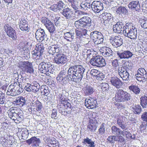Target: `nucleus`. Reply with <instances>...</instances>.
Segmentation results:
<instances>
[{"label": "nucleus", "instance_id": "nucleus-17", "mask_svg": "<svg viewBox=\"0 0 147 147\" xmlns=\"http://www.w3.org/2000/svg\"><path fill=\"white\" fill-rule=\"evenodd\" d=\"M96 102V100L92 98L90 99L86 98L85 100V106L89 109H92L95 108Z\"/></svg>", "mask_w": 147, "mask_h": 147}, {"label": "nucleus", "instance_id": "nucleus-63", "mask_svg": "<svg viewBox=\"0 0 147 147\" xmlns=\"http://www.w3.org/2000/svg\"><path fill=\"white\" fill-rule=\"evenodd\" d=\"M58 6L57 4H54L51 7V10L55 11H57L58 10Z\"/></svg>", "mask_w": 147, "mask_h": 147}, {"label": "nucleus", "instance_id": "nucleus-43", "mask_svg": "<svg viewBox=\"0 0 147 147\" xmlns=\"http://www.w3.org/2000/svg\"><path fill=\"white\" fill-rule=\"evenodd\" d=\"M111 129L112 133L115 134L120 135L121 133V130L119 128L115 126H113L111 127Z\"/></svg>", "mask_w": 147, "mask_h": 147}, {"label": "nucleus", "instance_id": "nucleus-25", "mask_svg": "<svg viewBox=\"0 0 147 147\" xmlns=\"http://www.w3.org/2000/svg\"><path fill=\"white\" fill-rule=\"evenodd\" d=\"M128 7L136 11H138L140 9V6L138 1H133L130 2L128 4Z\"/></svg>", "mask_w": 147, "mask_h": 147}, {"label": "nucleus", "instance_id": "nucleus-33", "mask_svg": "<svg viewBox=\"0 0 147 147\" xmlns=\"http://www.w3.org/2000/svg\"><path fill=\"white\" fill-rule=\"evenodd\" d=\"M131 110L133 112L136 114H140L142 111L141 107L139 105H132Z\"/></svg>", "mask_w": 147, "mask_h": 147}, {"label": "nucleus", "instance_id": "nucleus-60", "mask_svg": "<svg viewBox=\"0 0 147 147\" xmlns=\"http://www.w3.org/2000/svg\"><path fill=\"white\" fill-rule=\"evenodd\" d=\"M9 110H10L11 111H13V112H14V113H16V114L19 115V116H20V114H19V112L20 111H21V110L20 109L18 108L17 109H10Z\"/></svg>", "mask_w": 147, "mask_h": 147}, {"label": "nucleus", "instance_id": "nucleus-56", "mask_svg": "<svg viewBox=\"0 0 147 147\" xmlns=\"http://www.w3.org/2000/svg\"><path fill=\"white\" fill-rule=\"evenodd\" d=\"M105 131V129L104 126V124L102 123L100 126V127L99 129V132L102 135L104 134Z\"/></svg>", "mask_w": 147, "mask_h": 147}, {"label": "nucleus", "instance_id": "nucleus-58", "mask_svg": "<svg viewBox=\"0 0 147 147\" xmlns=\"http://www.w3.org/2000/svg\"><path fill=\"white\" fill-rule=\"evenodd\" d=\"M19 26L24 25L28 24L27 21L25 19H20L19 22Z\"/></svg>", "mask_w": 147, "mask_h": 147}, {"label": "nucleus", "instance_id": "nucleus-11", "mask_svg": "<svg viewBox=\"0 0 147 147\" xmlns=\"http://www.w3.org/2000/svg\"><path fill=\"white\" fill-rule=\"evenodd\" d=\"M118 72L119 74L123 80H129V74L124 67H119L118 69Z\"/></svg>", "mask_w": 147, "mask_h": 147}, {"label": "nucleus", "instance_id": "nucleus-37", "mask_svg": "<svg viewBox=\"0 0 147 147\" xmlns=\"http://www.w3.org/2000/svg\"><path fill=\"white\" fill-rule=\"evenodd\" d=\"M94 120H90L88 125V128L92 132L94 131L96 129V126L94 123Z\"/></svg>", "mask_w": 147, "mask_h": 147}, {"label": "nucleus", "instance_id": "nucleus-10", "mask_svg": "<svg viewBox=\"0 0 147 147\" xmlns=\"http://www.w3.org/2000/svg\"><path fill=\"white\" fill-rule=\"evenodd\" d=\"M36 38L39 42H40L45 39L47 37L45 30L42 29H38L35 33Z\"/></svg>", "mask_w": 147, "mask_h": 147}, {"label": "nucleus", "instance_id": "nucleus-3", "mask_svg": "<svg viewBox=\"0 0 147 147\" xmlns=\"http://www.w3.org/2000/svg\"><path fill=\"white\" fill-rule=\"evenodd\" d=\"M90 37L95 45L100 44L103 42V36L100 32L97 31L92 32L90 34Z\"/></svg>", "mask_w": 147, "mask_h": 147}, {"label": "nucleus", "instance_id": "nucleus-24", "mask_svg": "<svg viewBox=\"0 0 147 147\" xmlns=\"http://www.w3.org/2000/svg\"><path fill=\"white\" fill-rule=\"evenodd\" d=\"M75 30L77 37L78 38H82L84 36H86L87 35V30L86 29H76Z\"/></svg>", "mask_w": 147, "mask_h": 147}, {"label": "nucleus", "instance_id": "nucleus-53", "mask_svg": "<svg viewBox=\"0 0 147 147\" xmlns=\"http://www.w3.org/2000/svg\"><path fill=\"white\" fill-rule=\"evenodd\" d=\"M20 29L22 31H27V32H28L29 27L28 26V24H24V25H21L19 26Z\"/></svg>", "mask_w": 147, "mask_h": 147}, {"label": "nucleus", "instance_id": "nucleus-49", "mask_svg": "<svg viewBox=\"0 0 147 147\" xmlns=\"http://www.w3.org/2000/svg\"><path fill=\"white\" fill-rule=\"evenodd\" d=\"M46 63L44 61L41 62L38 66H39V69L41 71L42 73H44L45 71V70H44L45 67V66H47L46 65Z\"/></svg>", "mask_w": 147, "mask_h": 147}, {"label": "nucleus", "instance_id": "nucleus-48", "mask_svg": "<svg viewBox=\"0 0 147 147\" xmlns=\"http://www.w3.org/2000/svg\"><path fill=\"white\" fill-rule=\"evenodd\" d=\"M137 74H140L142 76H143V77L144 78H147V73L146 71L143 68H140L137 70Z\"/></svg>", "mask_w": 147, "mask_h": 147}, {"label": "nucleus", "instance_id": "nucleus-4", "mask_svg": "<svg viewBox=\"0 0 147 147\" xmlns=\"http://www.w3.org/2000/svg\"><path fill=\"white\" fill-rule=\"evenodd\" d=\"M90 63L93 66L99 67H102L106 65L105 59L102 57L99 56L93 57L90 59Z\"/></svg>", "mask_w": 147, "mask_h": 147}, {"label": "nucleus", "instance_id": "nucleus-8", "mask_svg": "<svg viewBox=\"0 0 147 147\" xmlns=\"http://www.w3.org/2000/svg\"><path fill=\"white\" fill-rule=\"evenodd\" d=\"M19 65L20 68L22 69L23 71L30 74L32 73L33 72V69L32 64L28 61L20 62Z\"/></svg>", "mask_w": 147, "mask_h": 147}, {"label": "nucleus", "instance_id": "nucleus-15", "mask_svg": "<svg viewBox=\"0 0 147 147\" xmlns=\"http://www.w3.org/2000/svg\"><path fill=\"white\" fill-rule=\"evenodd\" d=\"M117 55L120 59H128L133 55L131 52L128 50L117 51Z\"/></svg>", "mask_w": 147, "mask_h": 147}, {"label": "nucleus", "instance_id": "nucleus-55", "mask_svg": "<svg viewBox=\"0 0 147 147\" xmlns=\"http://www.w3.org/2000/svg\"><path fill=\"white\" fill-rule=\"evenodd\" d=\"M111 63L113 67L115 69L119 66V63L118 60L117 59L113 60L111 62Z\"/></svg>", "mask_w": 147, "mask_h": 147}, {"label": "nucleus", "instance_id": "nucleus-54", "mask_svg": "<svg viewBox=\"0 0 147 147\" xmlns=\"http://www.w3.org/2000/svg\"><path fill=\"white\" fill-rule=\"evenodd\" d=\"M36 49H35L38 50L42 52L43 53L45 47L44 45L42 44H40V45H37V46H36Z\"/></svg>", "mask_w": 147, "mask_h": 147}, {"label": "nucleus", "instance_id": "nucleus-38", "mask_svg": "<svg viewBox=\"0 0 147 147\" xmlns=\"http://www.w3.org/2000/svg\"><path fill=\"white\" fill-rule=\"evenodd\" d=\"M46 63V66H45L44 70H45V71L44 73L47 75L48 76L50 75V73H51V70L52 69V66L51 64L49 63Z\"/></svg>", "mask_w": 147, "mask_h": 147}, {"label": "nucleus", "instance_id": "nucleus-7", "mask_svg": "<svg viewBox=\"0 0 147 147\" xmlns=\"http://www.w3.org/2000/svg\"><path fill=\"white\" fill-rule=\"evenodd\" d=\"M41 22L51 33H53L55 30V28L52 22L46 17H43L41 19Z\"/></svg>", "mask_w": 147, "mask_h": 147}, {"label": "nucleus", "instance_id": "nucleus-23", "mask_svg": "<svg viewBox=\"0 0 147 147\" xmlns=\"http://www.w3.org/2000/svg\"><path fill=\"white\" fill-rule=\"evenodd\" d=\"M59 46L55 45L49 47L48 48L47 51L50 55H53L55 53H58L59 51Z\"/></svg>", "mask_w": 147, "mask_h": 147}, {"label": "nucleus", "instance_id": "nucleus-35", "mask_svg": "<svg viewBox=\"0 0 147 147\" xmlns=\"http://www.w3.org/2000/svg\"><path fill=\"white\" fill-rule=\"evenodd\" d=\"M74 24L76 29H84V28L86 27L80 19L76 21Z\"/></svg>", "mask_w": 147, "mask_h": 147}, {"label": "nucleus", "instance_id": "nucleus-32", "mask_svg": "<svg viewBox=\"0 0 147 147\" xmlns=\"http://www.w3.org/2000/svg\"><path fill=\"white\" fill-rule=\"evenodd\" d=\"M32 106L33 107H36V110L38 112H40L42 108V106L41 103L38 100L35 101H33L32 103Z\"/></svg>", "mask_w": 147, "mask_h": 147}, {"label": "nucleus", "instance_id": "nucleus-64", "mask_svg": "<svg viewBox=\"0 0 147 147\" xmlns=\"http://www.w3.org/2000/svg\"><path fill=\"white\" fill-rule=\"evenodd\" d=\"M98 73V71L97 70L95 69L92 70L90 72L91 74L94 76H96Z\"/></svg>", "mask_w": 147, "mask_h": 147}, {"label": "nucleus", "instance_id": "nucleus-28", "mask_svg": "<svg viewBox=\"0 0 147 147\" xmlns=\"http://www.w3.org/2000/svg\"><path fill=\"white\" fill-rule=\"evenodd\" d=\"M125 92L121 89L117 90L115 94V98L116 100L118 102H120Z\"/></svg>", "mask_w": 147, "mask_h": 147}, {"label": "nucleus", "instance_id": "nucleus-39", "mask_svg": "<svg viewBox=\"0 0 147 147\" xmlns=\"http://www.w3.org/2000/svg\"><path fill=\"white\" fill-rule=\"evenodd\" d=\"M13 111H11L9 110L8 111V113L9 117L11 119L13 120H15L17 119L18 117H20V115L19 116V115L16 114V113H14L13 112Z\"/></svg>", "mask_w": 147, "mask_h": 147}, {"label": "nucleus", "instance_id": "nucleus-9", "mask_svg": "<svg viewBox=\"0 0 147 147\" xmlns=\"http://www.w3.org/2000/svg\"><path fill=\"white\" fill-rule=\"evenodd\" d=\"M4 30L7 35L13 40L16 39L17 37L15 31L9 25L7 24L4 26Z\"/></svg>", "mask_w": 147, "mask_h": 147}, {"label": "nucleus", "instance_id": "nucleus-22", "mask_svg": "<svg viewBox=\"0 0 147 147\" xmlns=\"http://www.w3.org/2000/svg\"><path fill=\"white\" fill-rule=\"evenodd\" d=\"M125 26L124 25L123 23L122 22H117V23L113 25V30L115 32L119 33L121 31L124 30Z\"/></svg>", "mask_w": 147, "mask_h": 147}, {"label": "nucleus", "instance_id": "nucleus-29", "mask_svg": "<svg viewBox=\"0 0 147 147\" xmlns=\"http://www.w3.org/2000/svg\"><path fill=\"white\" fill-rule=\"evenodd\" d=\"M129 89L132 93L136 94L138 95L140 92V88L138 85H131L129 87Z\"/></svg>", "mask_w": 147, "mask_h": 147}, {"label": "nucleus", "instance_id": "nucleus-31", "mask_svg": "<svg viewBox=\"0 0 147 147\" xmlns=\"http://www.w3.org/2000/svg\"><path fill=\"white\" fill-rule=\"evenodd\" d=\"M83 90L86 95H91L94 92L93 88L92 87L88 85L84 87L83 88Z\"/></svg>", "mask_w": 147, "mask_h": 147}, {"label": "nucleus", "instance_id": "nucleus-12", "mask_svg": "<svg viewBox=\"0 0 147 147\" xmlns=\"http://www.w3.org/2000/svg\"><path fill=\"white\" fill-rule=\"evenodd\" d=\"M103 4L99 1H94L92 3V9L95 13L100 12L103 10Z\"/></svg>", "mask_w": 147, "mask_h": 147}, {"label": "nucleus", "instance_id": "nucleus-13", "mask_svg": "<svg viewBox=\"0 0 147 147\" xmlns=\"http://www.w3.org/2000/svg\"><path fill=\"white\" fill-rule=\"evenodd\" d=\"M100 51L102 55L105 57H111L113 55V51L111 48L106 47H102L100 49Z\"/></svg>", "mask_w": 147, "mask_h": 147}, {"label": "nucleus", "instance_id": "nucleus-61", "mask_svg": "<svg viewBox=\"0 0 147 147\" xmlns=\"http://www.w3.org/2000/svg\"><path fill=\"white\" fill-rule=\"evenodd\" d=\"M143 121L147 122V112L144 113L141 116Z\"/></svg>", "mask_w": 147, "mask_h": 147}, {"label": "nucleus", "instance_id": "nucleus-52", "mask_svg": "<svg viewBox=\"0 0 147 147\" xmlns=\"http://www.w3.org/2000/svg\"><path fill=\"white\" fill-rule=\"evenodd\" d=\"M136 79L139 81H143L147 78H144V77H143V76H142L141 74H138L136 75Z\"/></svg>", "mask_w": 147, "mask_h": 147}, {"label": "nucleus", "instance_id": "nucleus-40", "mask_svg": "<svg viewBox=\"0 0 147 147\" xmlns=\"http://www.w3.org/2000/svg\"><path fill=\"white\" fill-rule=\"evenodd\" d=\"M140 105L143 108L147 107V97L145 96H142L140 98Z\"/></svg>", "mask_w": 147, "mask_h": 147}, {"label": "nucleus", "instance_id": "nucleus-57", "mask_svg": "<svg viewBox=\"0 0 147 147\" xmlns=\"http://www.w3.org/2000/svg\"><path fill=\"white\" fill-rule=\"evenodd\" d=\"M76 14H77L78 18H81L83 15H86L87 13L84 11H77L76 12Z\"/></svg>", "mask_w": 147, "mask_h": 147}, {"label": "nucleus", "instance_id": "nucleus-5", "mask_svg": "<svg viewBox=\"0 0 147 147\" xmlns=\"http://www.w3.org/2000/svg\"><path fill=\"white\" fill-rule=\"evenodd\" d=\"M57 80L63 85L67 84L68 81H73V79H70L69 75H67L65 71L60 72L57 77Z\"/></svg>", "mask_w": 147, "mask_h": 147}, {"label": "nucleus", "instance_id": "nucleus-45", "mask_svg": "<svg viewBox=\"0 0 147 147\" xmlns=\"http://www.w3.org/2000/svg\"><path fill=\"white\" fill-rule=\"evenodd\" d=\"M14 90H15L16 93L18 94H20V93L22 92H23V90L22 88H21L20 86V84H17V86L15 85V84H15V83L14 84Z\"/></svg>", "mask_w": 147, "mask_h": 147}, {"label": "nucleus", "instance_id": "nucleus-14", "mask_svg": "<svg viewBox=\"0 0 147 147\" xmlns=\"http://www.w3.org/2000/svg\"><path fill=\"white\" fill-rule=\"evenodd\" d=\"M110 42L112 45L115 47L121 46L123 44V39L120 36H116L111 38L110 39Z\"/></svg>", "mask_w": 147, "mask_h": 147}, {"label": "nucleus", "instance_id": "nucleus-6", "mask_svg": "<svg viewBox=\"0 0 147 147\" xmlns=\"http://www.w3.org/2000/svg\"><path fill=\"white\" fill-rule=\"evenodd\" d=\"M53 62L59 65H63L67 62V57L63 53H58L54 56Z\"/></svg>", "mask_w": 147, "mask_h": 147}, {"label": "nucleus", "instance_id": "nucleus-27", "mask_svg": "<svg viewBox=\"0 0 147 147\" xmlns=\"http://www.w3.org/2000/svg\"><path fill=\"white\" fill-rule=\"evenodd\" d=\"M125 92L121 89L117 90L115 94V98L116 100L118 102H120Z\"/></svg>", "mask_w": 147, "mask_h": 147}, {"label": "nucleus", "instance_id": "nucleus-62", "mask_svg": "<svg viewBox=\"0 0 147 147\" xmlns=\"http://www.w3.org/2000/svg\"><path fill=\"white\" fill-rule=\"evenodd\" d=\"M141 26L144 29L147 28V20H143L141 24Z\"/></svg>", "mask_w": 147, "mask_h": 147}, {"label": "nucleus", "instance_id": "nucleus-20", "mask_svg": "<svg viewBox=\"0 0 147 147\" xmlns=\"http://www.w3.org/2000/svg\"><path fill=\"white\" fill-rule=\"evenodd\" d=\"M100 16L103 20V23L105 25H107L109 21H112L113 19V16L109 13H103Z\"/></svg>", "mask_w": 147, "mask_h": 147}, {"label": "nucleus", "instance_id": "nucleus-51", "mask_svg": "<svg viewBox=\"0 0 147 147\" xmlns=\"http://www.w3.org/2000/svg\"><path fill=\"white\" fill-rule=\"evenodd\" d=\"M67 94L66 92L64 91L61 94L59 95L60 100L62 102H67V101L66 100V94Z\"/></svg>", "mask_w": 147, "mask_h": 147}, {"label": "nucleus", "instance_id": "nucleus-21", "mask_svg": "<svg viewBox=\"0 0 147 147\" xmlns=\"http://www.w3.org/2000/svg\"><path fill=\"white\" fill-rule=\"evenodd\" d=\"M110 80L112 85L116 88H119L121 86V81L117 77H111L110 78Z\"/></svg>", "mask_w": 147, "mask_h": 147}, {"label": "nucleus", "instance_id": "nucleus-44", "mask_svg": "<svg viewBox=\"0 0 147 147\" xmlns=\"http://www.w3.org/2000/svg\"><path fill=\"white\" fill-rule=\"evenodd\" d=\"M84 143L85 144H88L89 147H94V143L92 141L91 139L88 138L84 139Z\"/></svg>", "mask_w": 147, "mask_h": 147}, {"label": "nucleus", "instance_id": "nucleus-50", "mask_svg": "<svg viewBox=\"0 0 147 147\" xmlns=\"http://www.w3.org/2000/svg\"><path fill=\"white\" fill-rule=\"evenodd\" d=\"M99 87L100 88L102 91L104 92L108 89L109 85L107 83H102L100 84Z\"/></svg>", "mask_w": 147, "mask_h": 147}, {"label": "nucleus", "instance_id": "nucleus-19", "mask_svg": "<svg viewBox=\"0 0 147 147\" xmlns=\"http://www.w3.org/2000/svg\"><path fill=\"white\" fill-rule=\"evenodd\" d=\"M65 18L68 20L72 19L74 17V14L72 11L69 8L63 9L62 12H61Z\"/></svg>", "mask_w": 147, "mask_h": 147}, {"label": "nucleus", "instance_id": "nucleus-36", "mask_svg": "<svg viewBox=\"0 0 147 147\" xmlns=\"http://www.w3.org/2000/svg\"><path fill=\"white\" fill-rule=\"evenodd\" d=\"M83 23L86 26V25L90 26L91 23V20L90 18L88 16H85L82 18L81 19Z\"/></svg>", "mask_w": 147, "mask_h": 147}, {"label": "nucleus", "instance_id": "nucleus-46", "mask_svg": "<svg viewBox=\"0 0 147 147\" xmlns=\"http://www.w3.org/2000/svg\"><path fill=\"white\" fill-rule=\"evenodd\" d=\"M27 43L25 41L20 42L18 46V48L21 51L24 50L27 48Z\"/></svg>", "mask_w": 147, "mask_h": 147}, {"label": "nucleus", "instance_id": "nucleus-16", "mask_svg": "<svg viewBox=\"0 0 147 147\" xmlns=\"http://www.w3.org/2000/svg\"><path fill=\"white\" fill-rule=\"evenodd\" d=\"M26 142L29 144H31L33 147H37L39 146L40 143V139L35 136L32 137L26 140Z\"/></svg>", "mask_w": 147, "mask_h": 147}, {"label": "nucleus", "instance_id": "nucleus-18", "mask_svg": "<svg viewBox=\"0 0 147 147\" xmlns=\"http://www.w3.org/2000/svg\"><path fill=\"white\" fill-rule=\"evenodd\" d=\"M63 37L67 41L72 42L73 41L75 37V30L73 29L71 30L69 32L64 33Z\"/></svg>", "mask_w": 147, "mask_h": 147}, {"label": "nucleus", "instance_id": "nucleus-30", "mask_svg": "<svg viewBox=\"0 0 147 147\" xmlns=\"http://www.w3.org/2000/svg\"><path fill=\"white\" fill-rule=\"evenodd\" d=\"M42 53V52L40 51L35 49L32 51L33 57L36 59H41Z\"/></svg>", "mask_w": 147, "mask_h": 147}, {"label": "nucleus", "instance_id": "nucleus-41", "mask_svg": "<svg viewBox=\"0 0 147 147\" xmlns=\"http://www.w3.org/2000/svg\"><path fill=\"white\" fill-rule=\"evenodd\" d=\"M116 12L118 13H123L124 14H126L128 12V11L125 7L121 6L119 7L116 10Z\"/></svg>", "mask_w": 147, "mask_h": 147}, {"label": "nucleus", "instance_id": "nucleus-47", "mask_svg": "<svg viewBox=\"0 0 147 147\" xmlns=\"http://www.w3.org/2000/svg\"><path fill=\"white\" fill-rule=\"evenodd\" d=\"M130 95L127 92H125L123 95L120 102L127 101L130 100Z\"/></svg>", "mask_w": 147, "mask_h": 147}, {"label": "nucleus", "instance_id": "nucleus-1", "mask_svg": "<svg viewBox=\"0 0 147 147\" xmlns=\"http://www.w3.org/2000/svg\"><path fill=\"white\" fill-rule=\"evenodd\" d=\"M85 70L81 65H74L69 67L67 73L69 75L70 79L71 78L73 82L78 83L81 80Z\"/></svg>", "mask_w": 147, "mask_h": 147}, {"label": "nucleus", "instance_id": "nucleus-34", "mask_svg": "<svg viewBox=\"0 0 147 147\" xmlns=\"http://www.w3.org/2000/svg\"><path fill=\"white\" fill-rule=\"evenodd\" d=\"M80 7L82 9L85 10H89L92 9V3L90 4L89 3H82L80 4Z\"/></svg>", "mask_w": 147, "mask_h": 147}, {"label": "nucleus", "instance_id": "nucleus-42", "mask_svg": "<svg viewBox=\"0 0 147 147\" xmlns=\"http://www.w3.org/2000/svg\"><path fill=\"white\" fill-rule=\"evenodd\" d=\"M14 85H11L8 87L7 91V94L8 95L13 96L14 93L16 92L15 90H14Z\"/></svg>", "mask_w": 147, "mask_h": 147}, {"label": "nucleus", "instance_id": "nucleus-26", "mask_svg": "<svg viewBox=\"0 0 147 147\" xmlns=\"http://www.w3.org/2000/svg\"><path fill=\"white\" fill-rule=\"evenodd\" d=\"M26 102V100L25 98L22 96H19L17 97L13 102L14 104H16L19 105L20 107H22L24 105Z\"/></svg>", "mask_w": 147, "mask_h": 147}, {"label": "nucleus", "instance_id": "nucleus-59", "mask_svg": "<svg viewBox=\"0 0 147 147\" xmlns=\"http://www.w3.org/2000/svg\"><path fill=\"white\" fill-rule=\"evenodd\" d=\"M57 111L56 109H53L52 110V113L51 115V117L53 119H56L55 118L57 116Z\"/></svg>", "mask_w": 147, "mask_h": 147}, {"label": "nucleus", "instance_id": "nucleus-2", "mask_svg": "<svg viewBox=\"0 0 147 147\" xmlns=\"http://www.w3.org/2000/svg\"><path fill=\"white\" fill-rule=\"evenodd\" d=\"M123 34L125 36L131 39L135 40L137 38V29L133 26L131 23H127L125 26Z\"/></svg>", "mask_w": 147, "mask_h": 147}]
</instances>
